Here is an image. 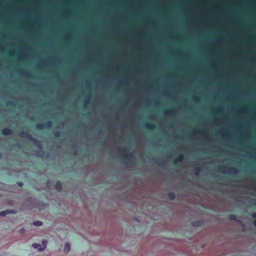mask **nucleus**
Wrapping results in <instances>:
<instances>
[{"label": "nucleus", "instance_id": "obj_1", "mask_svg": "<svg viewBox=\"0 0 256 256\" xmlns=\"http://www.w3.org/2000/svg\"><path fill=\"white\" fill-rule=\"evenodd\" d=\"M20 136L22 138H28V140L34 144L38 148H42V144L40 142L34 138L28 132L22 131L20 134Z\"/></svg>", "mask_w": 256, "mask_h": 256}, {"label": "nucleus", "instance_id": "obj_2", "mask_svg": "<svg viewBox=\"0 0 256 256\" xmlns=\"http://www.w3.org/2000/svg\"><path fill=\"white\" fill-rule=\"evenodd\" d=\"M52 126V122L51 121H48L44 124L38 123L36 124V126L37 129L40 130L44 128H50Z\"/></svg>", "mask_w": 256, "mask_h": 256}, {"label": "nucleus", "instance_id": "obj_3", "mask_svg": "<svg viewBox=\"0 0 256 256\" xmlns=\"http://www.w3.org/2000/svg\"><path fill=\"white\" fill-rule=\"evenodd\" d=\"M223 169H226V170H227L226 172L229 173V174H238V169L235 167L228 168H226L224 166L218 167V170L220 172H224V171L223 170Z\"/></svg>", "mask_w": 256, "mask_h": 256}, {"label": "nucleus", "instance_id": "obj_4", "mask_svg": "<svg viewBox=\"0 0 256 256\" xmlns=\"http://www.w3.org/2000/svg\"><path fill=\"white\" fill-rule=\"evenodd\" d=\"M128 151V150L126 148H124L122 149H120V154H121V156L122 158H128V154H127V152Z\"/></svg>", "mask_w": 256, "mask_h": 256}, {"label": "nucleus", "instance_id": "obj_5", "mask_svg": "<svg viewBox=\"0 0 256 256\" xmlns=\"http://www.w3.org/2000/svg\"><path fill=\"white\" fill-rule=\"evenodd\" d=\"M16 212L14 210H5L0 212V216H4L8 214H16Z\"/></svg>", "mask_w": 256, "mask_h": 256}, {"label": "nucleus", "instance_id": "obj_6", "mask_svg": "<svg viewBox=\"0 0 256 256\" xmlns=\"http://www.w3.org/2000/svg\"><path fill=\"white\" fill-rule=\"evenodd\" d=\"M2 134L4 136L11 135L12 134V131L9 128H4L2 130Z\"/></svg>", "mask_w": 256, "mask_h": 256}, {"label": "nucleus", "instance_id": "obj_7", "mask_svg": "<svg viewBox=\"0 0 256 256\" xmlns=\"http://www.w3.org/2000/svg\"><path fill=\"white\" fill-rule=\"evenodd\" d=\"M144 126L146 128L150 130H154L156 128L155 125L152 124L150 123H145L144 124Z\"/></svg>", "mask_w": 256, "mask_h": 256}, {"label": "nucleus", "instance_id": "obj_8", "mask_svg": "<svg viewBox=\"0 0 256 256\" xmlns=\"http://www.w3.org/2000/svg\"><path fill=\"white\" fill-rule=\"evenodd\" d=\"M228 218L231 220H234L238 222H240V221L238 219L237 216L234 214H230L228 215Z\"/></svg>", "mask_w": 256, "mask_h": 256}, {"label": "nucleus", "instance_id": "obj_9", "mask_svg": "<svg viewBox=\"0 0 256 256\" xmlns=\"http://www.w3.org/2000/svg\"><path fill=\"white\" fill-rule=\"evenodd\" d=\"M184 158V156L182 154H180L174 160V163L176 164L178 162H182Z\"/></svg>", "mask_w": 256, "mask_h": 256}, {"label": "nucleus", "instance_id": "obj_10", "mask_svg": "<svg viewBox=\"0 0 256 256\" xmlns=\"http://www.w3.org/2000/svg\"><path fill=\"white\" fill-rule=\"evenodd\" d=\"M56 189L58 191L60 192L62 189V184L60 180H58L56 182V185H55Z\"/></svg>", "mask_w": 256, "mask_h": 256}, {"label": "nucleus", "instance_id": "obj_11", "mask_svg": "<svg viewBox=\"0 0 256 256\" xmlns=\"http://www.w3.org/2000/svg\"><path fill=\"white\" fill-rule=\"evenodd\" d=\"M164 112L166 114L172 115L174 114V110L172 109L168 108V109L164 110Z\"/></svg>", "mask_w": 256, "mask_h": 256}, {"label": "nucleus", "instance_id": "obj_12", "mask_svg": "<svg viewBox=\"0 0 256 256\" xmlns=\"http://www.w3.org/2000/svg\"><path fill=\"white\" fill-rule=\"evenodd\" d=\"M70 247L69 243H66L64 244V252L65 253H68L70 250Z\"/></svg>", "mask_w": 256, "mask_h": 256}, {"label": "nucleus", "instance_id": "obj_13", "mask_svg": "<svg viewBox=\"0 0 256 256\" xmlns=\"http://www.w3.org/2000/svg\"><path fill=\"white\" fill-rule=\"evenodd\" d=\"M203 222L201 220H196L192 222V226H200L202 224Z\"/></svg>", "mask_w": 256, "mask_h": 256}, {"label": "nucleus", "instance_id": "obj_14", "mask_svg": "<svg viewBox=\"0 0 256 256\" xmlns=\"http://www.w3.org/2000/svg\"><path fill=\"white\" fill-rule=\"evenodd\" d=\"M46 244H47L46 240H42V246H41V247H40V248H38V251L41 252V251L44 250L46 248Z\"/></svg>", "mask_w": 256, "mask_h": 256}, {"label": "nucleus", "instance_id": "obj_15", "mask_svg": "<svg viewBox=\"0 0 256 256\" xmlns=\"http://www.w3.org/2000/svg\"><path fill=\"white\" fill-rule=\"evenodd\" d=\"M194 174L196 176H198L202 170L200 167H194Z\"/></svg>", "mask_w": 256, "mask_h": 256}, {"label": "nucleus", "instance_id": "obj_16", "mask_svg": "<svg viewBox=\"0 0 256 256\" xmlns=\"http://www.w3.org/2000/svg\"><path fill=\"white\" fill-rule=\"evenodd\" d=\"M18 73H20V74H22V75H24L26 76H30V72H24V70H20L18 71Z\"/></svg>", "mask_w": 256, "mask_h": 256}, {"label": "nucleus", "instance_id": "obj_17", "mask_svg": "<svg viewBox=\"0 0 256 256\" xmlns=\"http://www.w3.org/2000/svg\"><path fill=\"white\" fill-rule=\"evenodd\" d=\"M168 198L170 199V200H174L175 198V197H176V195L174 194V192H170L168 194Z\"/></svg>", "mask_w": 256, "mask_h": 256}, {"label": "nucleus", "instance_id": "obj_18", "mask_svg": "<svg viewBox=\"0 0 256 256\" xmlns=\"http://www.w3.org/2000/svg\"><path fill=\"white\" fill-rule=\"evenodd\" d=\"M33 224L34 226H42V222L41 221H40V220H38V221H35L33 222Z\"/></svg>", "mask_w": 256, "mask_h": 256}, {"label": "nucleus", "instance_id": "obj_19", "mask_svg": "<svg viewBox=\"0 0 256 256\" xmlns=\"http://www.w3.org/2000/svg\"><path fill=\"white\" fill-rule=\"evenodd\" d=\"M32 246L34 248L36 249H38V248H40V247H41L40 244H36V243L32 244Z\"/></svg>", "mask_w": 256, "mask_h": 256}, {"label": "nucleus", "instance_id": "obj_20", "mask_svg": "<svg viewBox=\"0 0 256 256\" xmlns=\"http://www.w3.org/2000/svg\"><path fill=\"white\" fill-rule=\"evenodd\" d=\"M54 135L55 136L58 138L61 136V133L59 131L54 132Z\"/></svg>", "mask_w": 256, "mask_h": 256}, {"label": "nucleus", "instance_id": "obj_21", "mask_svg": "<svg viewBox=\"0 0 256 256\" xmlns=\"http://www.w3.org/2000/svg\"><path fill=\"white\" fill-rule=\"evenodd\" d=\"M10 106H14V102H8V104Z\"/></svg>", "mask_w": 256, "mask_h": 256}, {"label": "nucleus", "instance_id": "obj_22", "mask_svg": "<svg viewBox=\"0 0 256 256\" xmlns=\"http://www.w3.org/2000/svg\"><path fill=\"white\" fill-rule=\"evenodd\" d=\"M252 218H256V212L255 213H254L252 215Z\"/></svg>", "mask_w": 256, "mask_h": 256}, {"label": "nucleus", "instance_id": "obj_23", "mask_svg": "<svg viewBox=\"0 0 256 256\" xmlns=\"http://www.w3.org/2000/svg\"><path fill=\"white\" fill-rule=\"evenodd\" d=\"M193 100H195L196 102H198V101L199 100V99H198V98H195V97H194V98H193Z\"/></svg>", "mask_w": 256, "mask_h": 256}, {"label": "nucleus", "instance_id": "obj_24", "mask_svg": "<svg viewBox=\"0 0 256 256\" xmlns=\"http://www.w3.org/2000/svg\"><path fill=\"white\" fill-rule=\"evenodd\" d=\"M18 184L20 186H23V183L22 182H19Z\"/></svg>", "mask_w": 256, "mask_h": 256}, {"label": "nucleus", "instance_id": "obj_25", "mask_svg": "<svg viewBox=\"0 0 256 256\" xmlns=\"http://www.w3.org/2000/svg\"><path fill=\"white\" fill-rule=\"evenodd\" d=\"M201 132L200 131V130H194V133H198V132Z\"/></svg>", "mask_w": 256, "mask_h": 256}, {"label": "nucleus", "instance_id": "obj_26", "mask_svg": "<svg viewBox=\"0 0 256 256\" xmlns=\"http://www.w3.org/2000/svg\"><path fill=\"white\" fill-rule=\"evenodd\" d=\"M89 102V98L86 100L85 102L86 104Z\"/></svg>", "mask_w": 256, "mask_h": 256}, {"label": "nucleus", "instance_id": "obj_27", "mask_svg": "<svg viewBox=\"0 0 256 256\" xmlns=\"http://www.w3.org/2000/svg\"><path fill=\"white\" fill-rule=\"evenodd\" d=\"M132 162H131V161L127 162H126V164H132Z\"/></svg>", "mask_w": 256, "mask_h": 256}, {"label": "nucleus", "instance_id": "obj_28", "mask_svg": "<svg viewBox=\"0 0 256 256\" xmlns=\"http://www.w3.org/2000/svg\"><path fill=\"white\" fill-rule=\"evenodd\" d=\"M254 226L256 227V220L254 221Z\"/></svg>", "mask_w": 256, "mask_h": 256}, {"label": "nucleus", "instance_id": "obj_29", "mask_svg": "<svg viewBox=\"0 0 256 256\" xmlns=\"http://www.w3.org/2000/svg\"><path fill=\"white\" fill-rule=\"evenodd\" d=\"M44 208H45V206H43V208H42L41 209H43Z\"/></svg>", "mask_w": 256, "mask_h": 256}, {"label": "nucleus", "instance_id": "obj_30", "mask_svg": "<svg viewBox=\"0 0 256 256\" xmlns=\"http://www.w3.org/2000/svg\"><path fill=\"white\" fill-rule=\"evenodd\" d=\"M254 205L256 206V202L254 204Z\"/></svg>", "mask_w": 256, "mask_h": 256}, {"label": "nucleus", "instance_id": "obj_31", "mask_svg": "<svg viewBox=\"0 0 256 256\" xmlns=\"http://www.w3.org/2000/svg\"><path fill=\"white\" fill-rule=\"evenodd\" d=\"M0 256H2V254H0Z\"/></svg>", "mask_w": 256, "mask_h": 256}]
</instances>
